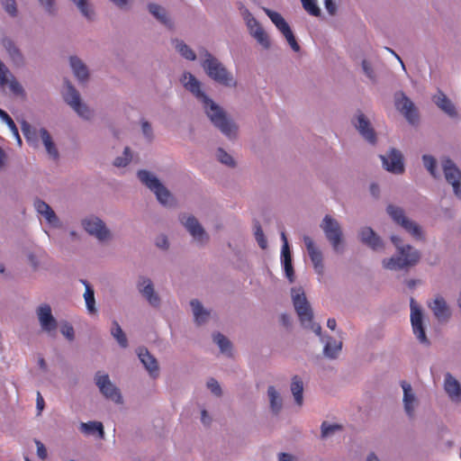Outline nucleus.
I'll return each mask as SVG.
<instances>
[{
  "instance_id": "obj_1",
  "label": "nucleus",
  "mask_w": 461,
  "mask_h": 461,
  "mask_svg": "<svg viewBox=\"0 0 461 461\" xmlns=\"http://www.w3.org/2000/svg\"><path fill=\"white\" fill-rule=\"evenodd\" d=\"M181 82L187 90L203 102L206 114L213 125L227 137H233L236 134V126L226 117L222 109L201 90L200 82L191 73H185Z\"/></svg>"
},
{
  "instance_id": "obj_2",
  "label": "nucleus",
  "mask_w": 461,
  "mask_h": 461,
  "mask_svg": "<svg viewBox=\"0 0 461 461\" xmlns=\"http://www.w3.org/2000/svg\"><path fill=\"white\" fill-rule=\"evenodd\" d=\"M391 240L397 249V256L383 260V267L390 270L406 269L415 266L420 258L419 251L410 245H403L398 236H392Z\"/></svg>"
},
{
  "instance_id": "obj_3",
  "label": "nucleus",
  "mask_w": 461,
  "mask_h": 461,
  "mask_svg": "<svg viewBox=\"0 0 461 461\" xmlns=\"http://www.w3.org/2000/svg\"><path fill=\"white\" fill-rule=\"evenodd\" d=\"M292 297L294 309L299 316L302 325L307 329H311L313 332L320 336L321 327L320 324L312 321L313 314L312 308L306 299L304 292L302 288H293Z\"/></svg>"
},
{
  "instance_id": "obj_4",
  "label": "nucleus",
  "mask_w": 461,
  "mask_h": 461,
  "mask_svg": "<svg viewBox=\"0 0 461 461\" xmlns=\"http://www.w3.org/2000/svg\"><path fill=\"white\" fill-rule=\"evenodd\" d=\"M204 58L202 67L212 79L225 86H236L237 82L232 75L216 58L206 50L204 51Z\"/></svg>"
},
{
  "instance_id": "obj_5",
  "label": "nucleus",
  "mask_w": 461,
  "mask_h": 461,
  "mask_svg": "<svg viewBox=\"0 0 461 461\" xmlns=\"http://www.w3.org/2000/svg\"><path fill=\"white\" fill-rule=\"evenodd\" d=\"M387 213L393 219V221L403 228L407 232H409L412 237L417 240L423 239V234L420 227L414 221L409 220L403 209L395 205H388L387 206Z\"/></svg>"
},
{
  "instance_id": "obj_6",
  "label": "nucleus",
  "mask_w": 461,
  "mask_h": 461,
  "mask_svg": "<svg viewBox=\"0 0 461 461\" xmlns=\"http://www.w3.org/2000/svg\"><path fill=\"white\" fill-rule=\"evenodd\" d=\"M138 177L142 184L155 193L159 203L164 205L169 204L172 200L171 194L156 176L147 170H140Z\"/></svg>"
},
{
  "instance_id": "obj_7",
  "label": "nucleus",
  "mask_w": 461,
  "mask_h": 461,
  "mask_svg": "<svg viewBox=\"0 0 461 461\" xmlns=\"http://www.w3.org/2000/svg\"><path fill=\"white\" fill-rule=\"evenodd\" d=\"M321 227L333 249L339 251L342 241V231L339 222L330 216L326 215Z\"/></svg>"
},
{
  "instance_id": "obj_8",
  "label": "nucleus",
  "mask_w": 461,
  "mask_h": 461,
  "mask_svg": "<svg viewBox=\"0 0 461 461\" xmlns=\"http://www.w3.org/2000/svg\"><path fill=\"white\" fill-rule=\"evenodd\" d=\"M395 107L412 125L420 120L419 112L414 104L403 93L395 95Z\"/></svg>"
},
{
  "instance_id": "obj_9",
  "label": "nucleus",
  "mask_w": 461,
  "mask_h": 461,
  "mask_svg": "<svg viewBox=\"0 0 461 461\" xmlns=\"http://www.w3.org/2000/svg\"><path fill=\"white\" fill-rule=\"evenodd\" d=\"M66 85L67 89L63 94L64 100L77 112L79 116L88 119L91 112L86 104L81 103L79 93L68 81H66Z\"/></svg>"
},
{
  "instance_id": "obj_10",
  "label": "nucleus",
  "mask_w": 461,
  "mask_h": 461,
  "mask_svg": "<svg viewBox=\"0 0 461 461\" xmlns=\"http://www.w3.org/2000/svg\"><path fill=\"white\" fill-rule=\"evenodd\" d=\"M446 180L453 186L455 194L461 198V171L450 158L442 161Z\"/></svg>"
},
{
  "instance_id": "obj_11",
  "label": "nucleus",
  "mask_w": 461,
  "mask_h": 461,
  "mask_svg": "<svg viewBox=\"0 0 461 461\" xmlns=\"http://www.w3.org/2000/svg\"><path fill=\"white\" fill-rule=\"evenodd\" d=\"M95 384L100 392L108 399L120 403L122 402V395L117 387H115L110 381L109 375L98 372L95 375Z\"/></svg>"
},
{
  "instance_id": "obj_12",
  "label": "nucleus",
  "mask_w": 461,
  "mask_h": 461,
  "mask_svg": "<svg viewBox=\"0 0 461 461\" xmlns=\"http://www.w3.org/2000/svg\"><path fill=\"white\" fill-rule=\"evenodd\" d=\"M244 17H245L246 23L249 30L250 34L265 49H268L270 47V41H269L268 35L264 31V29L260 26L258 22L253 17V15L248 10H245Z\"/></svg>"
},
{
  "instance_id": "obj_13",
  "label": "nucleus",
  "mask_w": 461,
  "mask_h": 461,
  "mask_svg": "<svg viewBox=\"0 0 461 461\" xmlns=\"http://www.w3.org/2000/svg\"><path fill=\"white\" fill-rule=\"evenodd\" d=\"M83 226L86 231L103 241L110 237V231L105 224L96 217H89L83 221Z\"/></svg>"
},
{
  "instance_id": "obj_14",
  "label": "nucleus",
  "mask_w": 461,
  "mask_h": 461,
  "mask_svg": "<svg viewBox=\"0 0 461 461\" xmlns=\"http://www.w3.org/2000/svg\"><path fill=\"white\" fill-rule=\"evenodd\" d=\"M384 168L393 174H402L404 171L402 155L395 149H392L387 156H380Z\"/></svg>"
},
{
  "instance_id": "obj_15",
  "label": "nucleus",
  "mask_w": 461,
  "mask_h": 461,
  "mask_svg": "<svg viewBox=\"0 0 461 461\" xmlns=\"http://www.w3.org/2000/svg\"><path fill=\"white\" fill-rule=\"evenodd\" d=\"M411 321L414 334L421 343H427L428 339L422 325L421 311L415 305L414 300H411Z\"/></svg>"
},
{
  "instance_id": "obj_16",
  "label": "nucleus",
  "mask_w": 461,
  "mask_h": 461,
  "mask_svg": "<svg viewBox=\"0 0 461 461\" xmlns=\"http://www.w3.org/2000/svg\"><path fill=\"white\" fill-rule=\"evenodd\" d=\"M180 221L195 240L201 243L208 240L207 234L194 216L182 215Z\"/></svg>"
},
{
  "instance_id": "obj_17",
  "label": "nucleus",
  "mask_w": 461,
  "mask_h": 461,
  "mask_svg": "<svg viewBox=\"0 0 461 461\" xmlns=\"http://www.w3.org/2000/svg\"><path fill=\"white\" fill-rule=\"evenodd\" d=\"M303 241H304L305 247L307 249L309 257L314 266L315 271L319 275H322L323 264H322L321 251L315 246L312 239L310 238L309 236H304Z\"/></svg>"
},
{
  "instance_id": "obj_18",
  "label": "nucleus",
  "mask_w": 461,
  "mask_h": 461,
  "mask_svg": "<svg viewBox=\"0 0 461 461\" xmlns=\"http://www.w3.org/2000/svg\"><path fill=\"white\" fill-rule=\"evenodd\" d=\"M37 315L43 330L50 332L57 329V321L54 319L49 304L41 305L37 310Z\"/></svg>"
},
{
  "instance_id": "obj_19",
  "label": "nucleus",
  "mask_w": 461,
  "mask_h": 461,
  "mask_svg": "<svg viewBox=\"0 0 461 461\" xmlns=\"http://www.w3.org/2000/svg\"><path fill=\"white\" fill-rule=\"evenodd\" d=\"M356 128L358 130L359 133L370 143H375L376 140V135L372 128L369 121L366 118V116L359 113L357 116V122H354Z\"/></svg>"
},
{
  "instance_id": "obj_20",
  "label": "nucleus",
  "mask_w": 461,
  "mask_h": 461,
  "mask_svg": "<svg viewBox=\"0 0 461 461\" xmlns=\"http://www.w3.org/2000/svg\"><path fill=\"white\" fill-rule=\"evenodd\" d=\"M138 357L145 368L148 370L149 375L156 378L158 375V366L157 359L149 354L147 348H140L138 349Z\"/></svg>"
},
{
  "instance_id": "obj_21",
  "label": "nucleus",
  "mask_w": 461,
  "mask_h": 461,
  "mask_svg": "<svg viewBox=\"0 0 461 461\" xmlns=\"http://www.w3.org/2000/svg\"><path fill=\"white\" fill-rule=\"evenodd\" d=\"M444 389L453 402H459L461 399L460 383L449 373H447L444 380Z\"/></svg>"
},
{
  "instance_id": "obj_22",
  "label": "nucleus",
  "mask_w": 461,
  "mask_h": 461,
  "mask_svg": "<svg viewBox=\"0 0 461 461\" xmlns=\"http://www.w3.org/2000/svg\"><path fill=\"white\" fill-rule=\"evenodd\" d=\"M429 307L432 310L438 321H447L450 316L449 308L444 298L440 295H437L435 299L429 303Z\"/></svg>"
},
{
  "instance_id": "obj_23",
  "label": "nucleus",
  "mask_w": 461,
  "mask_h": 461,
  "mask_svg": "<svg viewBox=\"0 0 461 461\" xmlns=\"http://www.w3.org/2000/svg\"><path fill=\"white\" fill-rule=\"evenodd\" d=\"M281 238L283 240V246H282V258H283V264L285 275L290 282L294 281V268L292 265V257L291 252L287 241V238L285 236V232L281 233Z\"/></svg>"
},
{
  "instance_id": "obj_24",
  "label": "nucleus",
  "mask_w": 461,
  "mask_h": 461,
  "mask_svg": "<svg viewBox=\"0 0 461 461\" xmlns=\"http://www.w3.org/2000/svg\"><path fill=\"white\" fill-rule=\"evenodd\" d=\"M359 238L364 244L367 245L374 250H377L383 248V242L381 239L370 227H365L361 229L359 232Z\"/></svg>"
},
{
  "instance_id": "obj_25",
  "label": "nucleus",
  "mask_w": 461,
  "mask_h": 461,
  "mask_svg": "<svg viewBox=\"0 0 461 461\" xmlns=\"http://www.w3.org/2000/svg\"><path fill=\"white\" fill-rule=\"evenodd\" d=\"M140 292L153 306L159 304V297L154 292L153 285L149 278L142 277L139 283Z\"/></svg>"
},
{
  "instance_id": "obj_26",
  "label": "nucleus",
  "mask_w": 461,
  "mask_h": 461,
  "mask_svg": "<svg viewBox=\"0 0 461 461\" xmlns=\"http://www.w3.org/2000/svg\"><path fill=\"white\" fill-rule=\"evenodd\" d=\"M8 74L9 70L5 66V64L0 60V86L2 87H5L6 85L9 84V87L14 94H23V89L21 84L17 82L15 79L9 81L7 77Z\"/></svg>"
},
{
  "instance_id": "obj_27",
  "label": "nucleus",
  "mask_w": 461,
  "mask_h": 461,
  "mask_svg": "<svg viewBox=\"0 0 461 461\" xmlns=\"http://www.w3.org/2000/svg\"><path fill=\"white\" fill-rule=\"evenodd\" d=\"M34 207L38 213L44 216V218L47 220V221L51 225H56L59 222V219L54 212V211L51 209V207L46 203L44 201H41L40 199H37L34 202Z\"/></svg>"
},
{
  "instance_id": "obj_28",
  "label": "nucleus",
  "mask_w": 461,
  "mask_h": 461,
  "mask_svg": "<svg viewBox=\"0 0 461 461\" xmlns=\"http://www.w3.org/2000/svg\"><path fill=\"white\" fill-rule=\"evenodd\" d=\"M433 100L435 104L447 114L451 117L456 116V111L452 102L442 92H438L434 95Z\"/></svg>"
},
{
  "instance_id": "obj_29",
  "label": "nucleus",
  "mask_w": 461,
  "mask_h": 461,
  "mask_svg": "<svg viewBox=\"0 0 461 461\" xmlns=\"http://www.w3.org/2000/svg\"><path fill=\"white\" fill-rule=\"evenodd\" d=\"M403 390V402L406 413L411 417L414 411L415 395L411 392V386L407 382H402Z\"/></svg>"
},
{
  "instance_id": "obj_30",
  "label": "nucleus",
  "mask_w": 461,
  "mask_h": 461,
  "mask_svg": "<svg viewBox=\"0 0 461 461\" xmlns=\"http://www.w3.org/2000/svg\"><path fill=\"white\" fill-rule=\"evenodd\" d=\"M2 44L15 65H22L23 63V58L20 50L11 39L4 38Z\"/></svg>"
},
{
  "instance_id": "obj_31",
  "label": "nucleus",
  "mask_w": 461,
  "mask_h": 461,
  "mask_svg": "<svg viewBox=\"0 0 461 461\" xmlns=\"http://www.w3.org/2000/svg\"><path fill=\"white\" fill-rule=\"evenodd\" d=\"M266 14L269 17L272 23L276 25V27L284 34L285 32L290 30L289 24L285 22L283 16L275 11H272L267 8H264Z\"/></svg>"
},
{
  "instance_id": "obj_32",
  "label": "nucleus",
  "mask_w": 461,
  "mask_h": 461,
  "mask_svg": "<svg viewBox=\"0 0 461 461\" xmlns=\"http://www.w3.org/2000/svg\"><path fill=\"white\" fill-rule=\"evenodd\" d=\"M70 65L75 76L80 80L85 81L88 77V70L85 64L77 57L70 58Z\"/></svg>"
},
{
  "instance_id": "obj_33",
  "label": "nucleus",
  "mask_w": 461,
  "mask_h": 461,
  "mask_svg": "<svg viewBox=\"0 0 461 461\" xmlns=\"http://www.w3.org/2000/svg\"><path fill=\"white\" fill-rule=\"evenodd\" d=\"M291 391L294 397L295 402L301 406L303 404V384L302 379L298 375H294L292 378L291 383Z\"/></svg>"
},
{
  "instance_id": "obj_34",
  "label": "nucleus",
  "mask_w": 461,
  "mask_h": 461,
  "mask_svg": "<svg viewBox=\"0 0 461 461\" xmlns=\"http://www.w3.org/2000/svg\"><path fill=\"white\" fill-rule=\"evenodd\" d=\"M194 315V320L198 324L204 322L209 317V312L203 309V305L198 300H192L190 303Z\"/></svg>"
},
{
  "instance_id": "obj_35",
  "label": "nucleus",
  "mask_w": 461,
  "mask_h": 461,
  "mask_svg": "<svg viewBox=\"0 0 461 461\" xmlns=\"http://www.w3.org/2000/svg\"><path fill=\"white\" fill-rule=\"evenodd\" d=\"M40 132H41V139H42V141L46 148L47 152L49 153V155L51 158L56 159L59 157V153L55 147V144L53 143V141L51 140L50 133L48 132V131L46 129H43V128L41 129Z\"/></svg>"
},
{
  "instance_id": "obj_36",
  "label": "nucleus",
  "mask_w": 461,
  "mask_h": 461,
  "mask_svg": "<svg viewBox=\"0 0 461 461\" xmlns=\"http://www.w3.org/2000/svg\"><path fill=\"white\" fill-rule=\"evenodd\" d=\"M80 429L86 434H93L95 432H98L101 438H103L104 435L103 424L99 421H89L86 423L82 422L80 424Z\"/></svg>"
},
{
  "instance_id": "obj_37",
  "label": "nucleus",
  "mask_w": 461,
  "mask_h": 461,
  "mask_svg": "<svg viewBox=\"0 0 461 461\" xmlns=\"http://www.w3.org/2000/svg\"><path fill=\"white\" fill-rule=\"evenodd\" d=\"M83 284L86 286V291L84 294V298L86 301V308L90 313H95V293L94 289L91 287V285L86 282L83 281Z\"/></svg>"
},
{
  "instance_id": "obj_38",
  "label": "nucleus",
  "mask_w": 461,
  "mask_h": 461,
  "mask_svg": "<svg viewBox=\"0 0 461 461\" xmlns=\"http://www.w3.org/2000/svg\"><path fill=\"white\" fill-rule=\"evenodd\" d=\"M111 334L117 340V342L120 344L122 348H126L128 346L126 335L116 321H113Z\"/></svg>"
},
{
  "instance_id": "obj_39",
  "label": "nucleus",
  "mask_w": 461,
  "mask_h": 461,
  "mask_svg": "<svg viewBox=\"0 0 461 461\" xmlns=\"http://www.w3.org/2000/svg\"><path fill=\"white\" fill-rule=\"evenodd\" d=\"M267 393L271 409L274 412L277 413L282 408V399L274 386L268 387Z\"/></svg>"
},
{
  "instance_id": "obj_40",
  "label": "nucleus",
  "mask_w": 461,
  "mask_h": 461,
  "mask_svg": "<svg viewBox=\"0 0 461 461\" xmlns=\"http://www.w3.org/2000/svg\"><path fill=\"white\" fill-rule=\"evenodd\" d=\"M149 10L159 22L170 26V20L167 18L164 8L156 4H149Z\"/></svg>"
},
{
  "instance_id": "obj_41",
  "label": "nucleus",
  "mask_w": 461,
  "mask_h": 461,
  "mask_svg": "<svg viewBox=\"0 0 461 461\" xmlns=\"http://www.w3.org/2000/svg\"><path fill=\"white\" fill-rule=\"evenodd\" d=\"M175 48L176 50L186 59L194 60L196 58L195 53L182 41H175Z\"/></svg>"
},
{
  "instance_id": "obj_42",
  "label": "nucleus",
  "mask_w": 461,
  "mask_h": 461,
  "mask_svg": "<svg viewBox=\"0 0 461 461\" xmlns=\"http://www.w3.org/2000/svg\"><path fill=\"white\" fill-rule=\"evenodd\" d=\"M341 349V343H337L335 340L333 341V343L330 340H328L324 346V348H323V352L325 354V356L330 357V358H335L338 355V353L340 351Z\"/></svg>"
},
{
  "instance_id": "obj_43",
  "label": "nucleus",
  "mask_w": 461,
  "mask_h": 461,
  "mask_svg": "<svg viewBox=\"0 0 461 461\" xmlns=\"http://www.w3.org/2000/svg\"><path fill=\"white\" fill-rule=\"evenodd\" d=\"M0 118L8 125L9 129L16 136L19 144H21L22 140L19 136L18 129H17L14 122L13 121V119L10 117V115L4 110L0 109Z\"/></svg>"
},
{
  "instance_id": "obj_44",
  "label": "nucleus",
  "mask_w": 461,
  "mask_h": 461,
  "mask_svg": "<svg viewBox=\"0 0 461 461\" xmlns=\"http://www.w3.org/2000/svg\"><path fill=\"white\" fill-rule=\"evenodd\" d=\"M304 10L312 16H320L321 9L319 8L316 0H301Z\"/></svg>"
},
{
  "instance_id": "obj_45",
  "label": "nucleus",
  "mask_w": 461,
  "mask_h": 461,
  "mask_svg": "<svg viewBox=\"0 0 461 461\" xmlns=\"http://www.w3.org/2000/svg\"><path fill=\"white\" fill-rule=\"evenodd\" d=\"M214 342L219 346L220 349L223 353H227L230 348V340L221 333L218 332L213 335Z\"/></svg>"
},
{
  "instance_id": "obj_46",
  "label": "nucleus",
  "mask_w": 461,
  "mask_h": 461,
  "mask_svg": "<svg viewBox=\"0 0 461 461\" xmlns=\"http://www.w3.org/2000/svg\"><path fill=\"white\" fill-rule=\"evenodd\" d=\"M422 160H423V164H424L425 167L428 169V171L430 173V175L433 177H437V172H436L437 161H436V159L430 155H423Z\"/></svg>"
},
{
  "instance_id": "obj_47",
  "label": "nucleus",
  "mask_w": 461,
  "mask_h": 461,
  "mask_svg": "<svg viewBox=\"0 0 461 461\" xmlns=\"http://www.w3.org/2000/svg\"><path fill=\"white\" fill-rule=\"evenodd\" d=\"M217 158H218L219 161L224 165H227L229 167L235 166V162H234V159L232 158V157L221 148L218 149Z\"/></svg>"
},
{
  "instance_id": "obj_48",
  "label": "nucleus",
  "mask_w": 461,
  "mask_h": 461,
  "mask_svg": "<svg viewBox=\"0 0 461 461\" xmlns=\"http://www.w3.org/2000/svg\"><path fill=\"white\" fill-rule=\"evenodd\" d=\"M131 159V154L129 147H126L123 151V157H118L114 159L115 167H125Z\"/></svg>"
},
{
  "instance_id": "obj_49",
  "label": "nucleus",
  "mask_w": 461,
  "mask_h": 461,
  "mask_svg": "<svg viewBox=\"0 0 461 461\" xmlns=\"http://www.w3.org/2000/svg\"><path fill=\"white\" fill-rule=\"evenodd\" d=\"M341 429V426L338 424H329L323 421L321 424V437L326 438L332 434L335 430Z\"/></svg>"
},
{
  "instance_id": "obj_50",
  "label": "nucleus",
  "mask_w": 461,
  "mask_h": 461,
  "mask_svg": "<svg viewBox=\"0 0 461 461\" xmlns=\"http://www.w3.org/2000/svg\"><path fill=\"white\" fill-rule=\"evenodd\" d=\"M5 10L13 17L17 15L15 0H1Z\"/></svg>"
},
{
  "instance_id": "obj_51",
  "label": "nucleus",
  "mask_w": 461,
  "mask_h": 461,
  "mask_svg": "<svg viewBox=\"0 0 461 461\" xmlns=\"http://www.w3.org/2000/svg\"><path fill=\"white\" fill-rule=\"evenodd\" d=\"M287 42L289 43L290 47L294 50V51H299L300 50V46L298 44V42L296 41L295 40V37L292 32V30H288V32H285L284 34H283Z\"/></svg>"
},
{
  "instance_id": "obj_52",
  "label": "nucleus",
  "mask_w": 461,
  "mask_h": 461,
  "mask_svg": "<svg viewBox=\"0 0 461 461\" xmlns=\"http://www.w3.org/2000/svg\"><path fill=\"white\" fill-rule=\"evenodd\" d=\"M255 237H256V240L259 245V247L261 249H266L267 248V240L264 236V232L261 229V227L258 225L256 229V231H255Z\"/></svg>"
},
{
  "instance_id": "obj_53",
  "label": "nucleus",
  "mask_w": 461,
  "mask_h": 461,
  "mask_svg": "<svg viewBox=\"0 0 461 461\" xmlns=\"http://www.w3.org/2000/svg\"><path fill=\"white\" fill-rule=\"evenodd\" d=\"M207 387L212 391V393H214L215 395H221V386L219 384V383L213 379V378H211L208 382H207Z\"/></svg>"
},
{
  "instance_id": "obj_54",
  "label": "nucleus",
  "mask_w": 461,
  "mask_h": 461,
  "mask_svg": "<svg viewBox=\"0 0 461 461\" xmlns=\"http://www.w3.org/2000/svg\"><path fill=\"white\" fill-rule=\"evenodd\" d=\"M61 333L68 339L73 340L75 337V331L70 324H65L61 328Z\"/></svg>"
},
{
  "instance_id": "obj_55",
  "label": "nucleus",
  "mask_w": 461,
  "mask_h": 461,
  "mask_svg": "<svg viewBox=\"0 0 461 461\" xmlns=\"http://www.w3.org/2000/svg\"><path fill=\"white\" fill-rule=\"evenodd\" d=\"M41 5L44 6L45 10L53 14L55 13V2L54 0H39Z\"/></svg>"
},
{
  "instance_id": "obj_56",
  "label": "nucleus",
  "mask_w": 461,
  "mask_h": 461,
  "mask_svg": "<svg viewBox=\"0 0 461 461\" xmlns=\"http://www.w3.org/2000/svg\"><path fill=\"white\" fill-rule=\"evenodd\" d=\"M35 443H36V447H37L38 456L42 460L46 459L47 449H46L45 446L40 440H35Z\"/></svg>"
},
{
  "instance_id": "obj_57",
  "label": "nucleus",
  "mask_w": 461,
  "mask_h": 461,
  "mask_svg": "<svg viewBox=\"0 0 461 461\" xmlns=\"http://www.w3.org/2000/svg\"><path fill=\"white\" fill-rule=\"evenodd\" d=\"M362 68H363V70H364L365 74L369 78H373L374 77V71H373V68H372V67H371V65L369 64L368 61L363 60L362 61Z\"/></svg>"
},
{
  "instance_id": "obj_58",
  "label": "nucleus",
  "mask_w": 461,
  "mask_h": 461,
  "mask_svg": "<svg viewBox=\"0 0 461 461\" xmlns=\"http://www.w3.org/2000/svg\"><path fill=\"white\" fill-rule=\"evenodd\" d=\"M156 245L161 249H167L168 241H167V237L165 235H161V236L158 237V239L156 240Z\"/></svg>"
},
{
  "instance_id": "obj_59",
  "label": "nucleus",
  "mask_w": 461,
  "mask_h": 461,
  "mask_svg": "<svg viewBox=\"0 0 461 461\" xmlns=\"http://www.w3.org/2000/svg\"><path fill=\"white\" fill-rule=\"evenodd\" d=\"M325 8L328 11V13L331 15L335 14L336 13V5L333 2V0H325L324 1Z\"/></svg>"
},
{
  "instance_id": "obj_60",
  "label": "nucleus",
  "mask_w": 461,
  "mask_h": 461,
  "mask_svg": "<svg viewBox=\"0 0 461 461\" xmlns=\"http://www.w3.org/2000/svg\"><path fill=\"white\" fill-rule=\"evenodd\" d=\"M23 134H24L25 138L27 139V140L30 141L32 130H31V126L28 123H26V122L23 123Z\"/></svg>"
},
{
  "instance_id": "obj_61",
  "label": "nucleus",
  "mask_w": 461,
  "mask_h": 461,
  "mask_svg": "<svg viewBox=\"0 0 461 461\" xmlns=\"http://www.w3.org/2000/svg\"><path fill=\"white\" fill-rule=\"evenodd\" d=\"M142 131L147 137L151 135V126L148 122H142Z\"/></svg>"
},
{
  "instance_id": "obj_62",
  "label": "nucleus",
  "mask_w": 461,
  "mask_h": 461,
  "mask_svg": "<svg viewBox=\"0 0 461 461\" xmlns=\"http://www.w3.org/2000/svg\"><path fill=\"white\" fill-rule=\"evenodd\" d=\"M44 408V400L41 394L38 392L37 393V409L41 412Z\"/></svg>"
},
{
  "instance_id": "obj_63",
  "label": "nucleus",
  "mask_w": 461,
  "mask_h": 461,
  "mask_svg": "<svg viewBox=\"0 0 461 461\" xmlns=\"http://www.w3.org/2000/svg\"><path fill=\"white\" fill-rule=\"evenodd\" d=\"M279 461H295L294 457L292 455L286 453H281L279 456Z\"/></svg>"
},
{
  "instance_id": "obj_64",
  "label": "nucleus",
  "mask_w": 461,
  "mask_h": 461,
  "mask_svg": "<svg viewBox=\"0 0 461 461\" xmlns=\"http://www.w3.org/2000/svg\"><path fill=\"white\" fill-rule=\"evenodd\" d=\"M202 421L203 424H209L210 422V418L205 410L202 411Z\"/></svg>"
}]
</instances>
